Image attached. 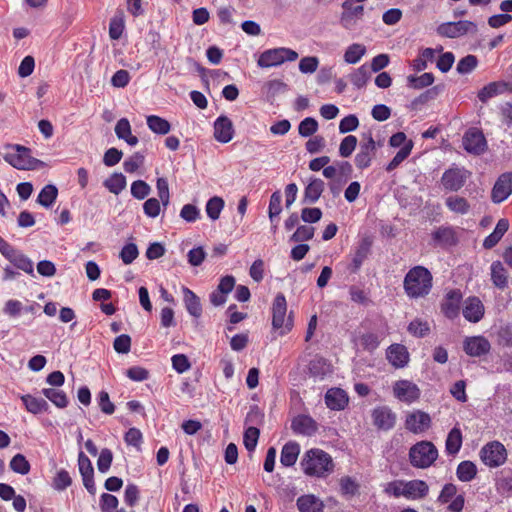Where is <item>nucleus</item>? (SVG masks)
I'll return each instance as SVG.
<instances>
[{"mask_svg": "<svg viewBox=\"0 0 512 512\" xmlns=\"http://www.w3.org/2000/svg\"><path fill=\"white\" fill-rule=\"evenodd\" d=\"M433 276L424 266L411 268L404 277L403 287L408 297L412 299L427 296L432 289Z\"/></svg>", "mask_w": 512, "mask_h": 512, "instance_id": "obj_1", "label": "nucleus"}, {"mask_svg": "<svg viewBox=\"0 0 512 512\" xmlns=\"http://www.w3.org/2000/svg\"><path fill=\"white\" fill-rule=\"evenodd\" d=\"M304 473L308 476L323 477L333 471L331 456L321 449L307 451L301 461Z\"/></svg>", "mask_w": 512, "mask_h": 512, "instance_id": "obj_2", "label": "nucleus"}, {"mask_svg": "<svg viewBox=\"0 0 512 512\" xmlns=\"http://www.w3.org/2000/svg\"><path fill=\"white\" fill-rule=\"evenodd\" d=\"M8 149L4 159L18 170H36L45 166L43 161L32 157L31 149L28 147L14 144L9 145Z\"/></svg>", "mask_w": 512, "mask_h": 512, "instance_id": "obj_3", "label": "nucleus"}, {"mask_svg": "<svg viewBox=\"0 0 512 512\" xmlns=\"http://www.w3.org/2000/svg\"><path fill=\"white\" fill-rule=\"evenodd\" d=\"M438 458V449L428 440H422L409 449L410 464L419 469L429 468Z\"/></svg>", "mask_w": 512, "mask_h": 512, "instance_id": "obj_4", "label": "nucleus"}, {"mask_svg": "<svg viewBox=\"0 0 512 512\" xmlns=\"http://www.w3.org/2000/svg\"><path fill=\"white\" fill-rule=\"evenodd\" d=\"M298 53L290 48L280 47L268 49L259 56L257 64L261 68H270L283 64L286 61H295Z\"/></svg>", "mask_w": 512, "mask_h": 512, "instance_id": "obj_5", "label": "nucleus"}, {"mask_svg": "<svg viewBox=\"0 0 512 512\" xmlns=\"http://www.w3.org/2000/svg\"><path fill=\"white\" fill-rule=\"evenodd\" d=\"M480 458L490 468L499 467L507 460V450L501 442L492 441L481 448Z\"/></svg>", "mask_w": 512, "mask_h": 512, "instance_id": "obj_6", "label": "nucleus"}, {"mask_svg": "<svg viewBox=\"0 0 512 512\" xmlns=\"http://www.w3.org/2000/svg\"><path fill=\"white\" fill-rule=\"evenodd\" d=\"M476 23L468 20L442 23L437 27V33L442 37L458 38L466 34H476Z\"/></svg>", "mask_w": 512, "mask_h": 512, "instance_id": "obj_7", "label": "nucleus"}, {"mask_svg": "<svg viewBox=\"0 0 512 512\" xmlns=\"http://www.w3.org/2000/svg\"><path fill=\"white\" fill-rule=\"evenodd\" d=\"M287 313V302L284 294L278 293L274 298L272 304V326L273 329L285 328L286 331H290L293 327V320L291 314L285 320Z\"/></svg>", "mask_w": 512, "mask_h": 512, "instance_id": "obj_8", "label": "nucleus"}, {"mask_svg": "<svg viewBox=\"0 0 512 512\" xmlns=\"http://www.w3.org/2000/svg\"><path fill=\"white\" fill-rule=\"evenodd\" d=\"M363 139L365 141L360 143L359 151L354 159L355 165L358 169L368 168L371 165L372 159L377 150V144L370 132L363 134Z\"/></svg>", "mask_w": 512, "mask_h": 512, "instance_id": "obj_9", "label": "nucleus"}, {"mask_svg": "<svg viewBox=\"0 0 512 512\" xmlns=\"http://www.w3.org/2000/svg\"><path fill=\"white\" fill-rule=\"evenodd\" d=\"M463 350L471 357H481L490 352L491 344L484 336H469L463 341Z\"/></svg>", "mask_w": 512, "mask_h": 512, "instance_id": "obj_10", "label": "nucleus"}, {"mask_svg": "<svg viewBox=\"0 0 512 512\" xmlns=\"http://www.w3.org/2000/svg\"><path fill=\"white\" fill-rule=\"evenodd\" d=\"M463 147L469 153L482 154L487 147L483 133L476 128H470L463 136Z\"/></svg>", "mask_w": 512, "mask_h": 512, "instance_id": "obj_11", "label": "nucleus"}, {"mask_svg": "<svg viewBox=\"0 0 512 512\" xmlns=\"http://www.w3.org/2000/svg\"><path fill=\"white\" fill-rule=\"evenodd\" d=\"M394 396L402 402L413 403L420 398L421 392L416 384L408 380H399L393 386Z\"/></svg>", "mask_w": 512, "mask_h": 512, "instance_id": "obj_12", "label": "nucleus"}, {"mask_svg": "<svg viewBox=\"0 0 512 512\" xmlns=\"http://www.w3.org/2000/svg\"><path fill=\"white\" fill-rule=\"evenodd\" d=\"M467 178L468 172L465 169L450 168L443 173L441 183L446 190L458 191L465 185Z\"/></svg>", "mask_w": 512, "mask_h": 512, "instance_id": "obj_13", "label": "nucleus"}, {"mask_svg": "<svg viewBox=\"0 0 512 512\" xmlns=\"http://www.w3.org/2000/svg\"><path fill=\"white\" fill-rule=\"evenodd\" d=\"M374 426L379 430L389 431L394 428L397 416L388 406H379L371 414Z\"/></svg>", "mask_w": 512, "mask_h": 512, "instance_id": "obj_14", "label": "nucleus"}, {"mask_svg": "<svg viewBox=\"0 0 512 512\" xmlns=\"http://www.w3.org/2000/svg\"><path fill=\"white\" fill-rule=\"evenodd\" d=\"M512 194V172L501 174L496 180L491 199L494 203H501Z\"/></svg>", "mask_w": 512, "mask_h": 512, "instance_id": "obj_15", "label": "nucleus"}, {"mask_svg": "<svg viewBox=\"0 0 512 512\" xmlns=\"http://www.w3.org/2000/svg\"><path fill=\"white\" fill-rule=\"evenodd\" d=\"M430 426H431L430 415L421 410H416L412 413H409L405 420V428L414 434L423 433Z\"/></svg>", "mask_w": 512, "mask_h": 512, "instance_id": "obj_16", "label": "nucleus"}, {"mask_svg": "<svg viewBox=\"0 0 512 512\" xmlns=\"http://www.w3.org/2000/svg\"><path fill=\"white\" fill-rule=\"evenodd\" d=\"M78 466L79 472L82 476L83 485L90 494L94 495L96 492L94 482V468L92 466L90 459L85 455L83 451L79 452Z\"/></svg>", "mask_w": 512, "mask_h": 512, "instance_id": "obj_17", "label": "nucleus"}, {"mask_svg": "<svg viewBox=\"0 0 512 512\" xmlns=\"http://www.w3.org/2000/svg\"><path fill=\"white\" fill-rule=\"evenodd\" d=\"M234 126L225 115H220L214 122V138L220 143H228L233 139Z\"/></svg>", "mask_w": 512, "mask_h": 512, "instance_id": "obj_18", "label": "nucleus"}, {"mask_svg": "<svg viewBox=\"0 0 512 512\" xmlns=\"http://www.w3.org/2000/svg\"><path fill=\"white\" fill-rule=\"evenodd\" d=\"M462 300V293L458 289L450 290L441 305L442 312L449 319H454L458 316L460 310V303Z\"/></svg>", "mask_w": 512, "mask_h": 512, "instance_id": "obj_19", "label": "nucleus"}, {"mask_svg": "<svg viewBox=\"0 0 512 512\" xmlns=\"http://www.w3.org/2000/svg\"><path fill=\"white\" fill-rule=\"evenodd\" d=\"M462 313L467 321L477 323L484 316V305L478 297H468L464 302Z\"/></svg>", "mask_w": 512, "mask_h": 512, "instance_id": "obj_20", "label": "nucleus"}, {"mask_svg": "<svg viewBox=\"0 0 512 512\" xmlns=\"http://www.w3.org/2000/svg\"><path fill=\"white\" fill-rule=\"evenodd\" d=\"M291 429L295 434L312 436L318 431V424L309 415H298L292 420Z\"/></svg>", "mask_w": 512, "mask_h": 512, "instance_id": "obj_21", "label": "nucleus"}, {"mask_svg": "<svg viewBox=\"0 0 512 512\" xmlns=\"http://www.w3.org/2000/svg\"><path fill=\"white\" fill-rule=\"evenodd\" d=\"M404 497L410 500L423 499L428 495L429 486L423 480L415 479L405 481Z\"/></svg>", "mask_w": 512, "mask_h": 512, "instance_id": "obj_22", "label": "nucleus"}, {"mask_svg": "<svg viewBox=\"0 0 512 512\" xmlns=\"http://www.w3.org/2000/svg\"><path fill=\"white\" fill-rule=\"evenodd\" d=\"M371 246L372 240L370 239V237H364L361 239L352 258V263L349 267L352 273H356L359 271L364 260L370 254Z\"/></svg>", "mask_w": 512, "mask_h": 512, "instance_id": "obj_23", "label": "nucleus"}, {"mask_svg": "<svg viewBox=\"0 0 512 512\" xmlns=\"http://www.w3.org/2000/svg\"><path fill=\"white\" fill-rule=\"evenodd\" d=\"M348 401L347 393L341 388H331L326 392L325 403L331 410H343Z\"/></svg>", "mask_w": 512, "mask_h": 512, "instance_id": "obj_24", "label": "nucleus"}, {"mask_svg": "<svg viewBox=\"0 0 512 512\" xmlns=\"http://www.w3.org/2000/svg\"><path fill=\"white\" fill-rule=\"evenodd\" d=\"M387 359L396 368H402L408 364L409 353L407 348L401 344H392L387 349Z\"/></svg>", "mask_w": 512, "mask_h": 512, "instance_id": "obj_25", "label": "nucleus"}, {"mask_svg": "<svg viewBox=\"0 0 512 512\" xmlns=\"http://www.w3.org/2000/svg\"><path fill=\"white\" fill-rule=\"evenodd\" d=\"M325 183L319 178H312L304 189L303 204H314L324 191Z\"/></svg>", "mask_w": 512, "mask_h": 512, "instance_id": "obj_26", "label": "nucleus"}, {"mask_svg": "<svg viewBox=\"0 0 512 512\" xmlns=\"http://www.w3.org/2000/svg\"><path fill=\"white\" fill-rule=\"evenodd\" d=\"M300 512H323L324 503L312 494L302 495L296 501Z\"/></svg>", "mask_w": 512, "mask_h": 512, "instance_id": "obj_27", "label": "nucleus"}, {"mask_svg": "<svg viewBox=\"0 0 512 512\" xmlns=\"http://www.w3.org/2000/svg\"><path fill=\"white\" fill-rule=\"evenodd\" d=\"M182 292L183 300L188 313L195 318H199L202 315V305L200 298L187 287H183Z\"/></svg>", "mask_w": 512, "mask_h": 512, "instance_id": "obj_28", "label": "nucleus"}, {"mask_svg": "<svg viewBox=\"0 0 512 512\" xmlns=\"http://www.w3.org/2000/svg\"><path fill=\"white\" fill-rule=\"evenodd\" d=\"M508 229H509V221L505 218L500 219L497 222L496 227L494 228V231L484 239L483 247L485 249H492L493 247H495L499 243V241L502 239L504 234L508 231Z\"/></svg>", "mask_w": 512, "mask_h": 512, "instance_id": "obj_29", "label": "nucleus"}, {"mask_svg": "<svg viewBox=\"0 0 512 512\" xmlns=\"http://www.w3.org/2000/svg\"><path fill=\"white\" fill-rule=\"evenodd\" d=\"M343 12L340 17V22L343 27L350 28L352 27L356 19H360L364 13L363 5L354 6V3H351L349 7H342Z\"/></svg>", "mask_w": 512, "mask_h": 512, "instance_id": "obj_30", "label": "nucleus"}, {"mask_svg": "<svg viewBox=\"0 0 512 512\" xmlns=\"http://www.w3.org/2000/svg\"><path fill=\"white\" fill-rule=\"evenodd\" d=\"M300 453V446L297 442L289 441L287 442L281 450L280 462L285 467L293 466L298 458Z\"/></svg>", "mask_w": 512, "mask_h": 512, "instance_id": "obj_31", "label": "nucleus"}, {"mask_svg": "<svg viewBox=\"0 0 512 512\" xmlns=\"http://www.w3.org/2000/svg\"><path fill=\"white\" fill-rule=\"evenodd\" d=\"M115 134L130 146H135L139 142L138 138L132 135L130 122L126 118L118 120L115 125Z\"/></svg>", "mask_w": 512, "mask_h": 512, "instance_id": "obj_32", "label": "nucleus"}, {"mask_svg": "<svg viewBox=\"0 0 512 512\" xmlns=\"http://www.w3.org/2000/svg\"><path fill=\"white\" fill-rule=\"evenodd\" d=\"M462 441H463V437H462V432H461L460 428L453 427L449 431L446 441H445L446 453L448 455L455 456L461 449Z\"/></svg>", "mask_w": 512, "mask_h": 512, "instance_id": "obj_33", "label": "nucleus"}, {"mask_svg": "<svg viewBox=\"0 0 512 512\" xmlns=\"http://www.w3.org/2000/svg\"><path fill=\"white\" fill-rule=\"evenodd\" d=\"M506 89L507 83L505 82H490L479 90L477 97L482 103H486L489 99L503 93Z\"/></svg>", "mask_w": 512, "mask_h": 512, "instance_id": "obj_34", "label": "nucleus"}, {"mask_svg": "<svg viewBox=\"0 0 512 512\" xmlns=\"http://www.w3.org/2000/svg\"><path fill=\"white\" fill-rule=\"evenodd\" d=\"M432 238L441 246H453L457 243L455 232L451 227H439L432 233Z\"/></svg>", "mask_w": 512, "mask_h": 512, "instance_id": "obj_35", "label": "nucleus"}, {"mask_svg": "<svg viewBox=\"0 0 512 512\" xmlns=\"http://www.w3.org/2000/svg\"><path fill=\"white\" fill-rule=\"evenodd\" d=\"M21 400L25 405L27 411H29L32 414L46 412L49 408V405L46 400H44L43 398L34 397L30 394L22 395Z\"/></svg>", "mask_w": 512, "mask_h": 512, "instance_id": "obj_36", "label": "nucleus"}, {"mask_svg": "<svg viewBox=\"0 0 512 512\" xmlns=\"http://www.w3.org/2000/svg\"><path fill=\"white\" fill-rule=\"evenodd\" d=\"M353 341L356 344L359 342L363 350L368 352L375 351L380 345V337L374 332L360 333Z\"/></svg>", "mask_w": 512, "mask_h": 512, "instance_id": "obj_37", "label": "nucleus"}, {"mask_svg": "<svg viewBox=\"0 0 512 512\" xmlns=\"http://www.w3.org/2000/svg\"><path fill=\"white\" fill-rule=\"evenodd\" d=\"M491 280L499 289H504L508 285L507 272L500 261H494L491 264Z\"/></svg>", "mask_w": 512, "mask_h": 512, "instance_id": "obj_38", "label": "nucleus"}, {"mask_svg": "<svg viewBox=\"0 0 512 512\" xmlns=\"http://www.w3.org/2000/svg\"><path fill=\"white\" fill-rule=\"evenodd\" d=\"M146 123H147L148 128L152 132L159 134V135H166L171 130L170 123L166 119L159 117L157 115L147 116Z\"/></svg>", "mask_w": 512, "mask_h": 512, "instance_id": "obj_39", "label": "nucleus"}, {"mask_svg": "<svg viewBox=\"0 0 512 512\" xmlns=\"http://www.w3.org/2000/svg\"><path fill=\"white\" fill-rule=\"evenodd\" d=\"M370 77L371 72L369 67L363 64L349 75V80L357 89H361L366 86Z\"/></svg>", "mask_w": 512, "mask_h": 512, "instance_id": "obj_40", "label": "nucleus"}, {"mask_svg": "<svg viewBox=\"0 0 512 512\" xmlns=\"http://www.w3.org/2000/svg\"><path fill=\"white\" fill-rule=\"evenodd\" d=\"M359 483L350 476H344L340 479V492L346 499H351L359 494Z\"/></svg>", "mask_w": 512, "mask_h": 512, "instance_id": "obj_41", "label": "nucleus"}, {"mask_svg": "<svg viewBox=\"0 0 512 512\" xmlns=\"http://www.w3.org/2000/svg\"><path fill=\"white\" fill-rule=\"evenodd\" d=\"M58 195V189L55 185L48 184L40 191L37 202L45 208H49L55 202Z\"/></svg>", "mask_w": 512, "mask_h": 512, "instance_id": "obj_42", "label": "nucleus"}, {"mask_svg": "<svg viewBox=\"0 0 512 512\" xmlns=\"http://www.w3.org/2000/svg\"><path fill=\"white\" fill-rule=\"evenodd\" d=\"M476 474V465L468 460L460 462L456 470V475L458 479L462 482L471 481L472 479L475 478Z\"/></svg>", "mask_w": 512, "mask_h": 512, "instance_id": "obj_43", "label": "nucleus"}, {"mask_svg": "<svg viewBox=\"0 0 512 512\" xmlns=\"http://www.w3.org/2000/svg\"><path fill=\"white\" fill-rule=\"evenodd\" d=\"M43 395L49 399L56 407L65 408L68 405V398L63 390L56 388H44Z\"/></svg>", "mask_w": 512, "mask_h": 512, "instance_id": "obj_44", "label": "nucleus"}, {"mask_svg": "<svg viewBox=\"0 0 512 512\" xmlns=\"http://www.w3.org/2000/svg\"><path fill=\"white\" fill-rule=\"evenodd\" d=\"M434 82V75L430 72H425L420 76L409 75L407 77V85L412 89H423L429 87Z\"/></svg>", "mask_w": 512, "mask_h": 512, "instance_id": "obj_45", "label": "nucleus"}, {"mask_svg": "<svg viewBox=\"0 0 512 512\" xmlns=\"http://www.w3.org/2000/svg\"><path fill=\"white\" fill-rule=\"evenodd\" d=\"M103 185L113 194L118 195L126 187V178L122 173H113Z\"/></svg>", "mask_w": 512, "mask_h": 512, "instance_id": "obj_46", "label": "nucleus"}, {"mask_svg": "<svg viewBox=\"0 0 512 512\" xmlns=\"http://www.w3.org/2000/svg\"><path fill=\"white\" fill-rule=\"evenodd\" d=\"M366 53V47L359 43L348 46L344 53V61L348 64H356Z\"/></svg>", "mask_w": 512, "mask_h": 512, "instance_id": "obj_47", "label": "nucleus"}, {"mask_svg": "<svg viewBox=\"0 0 512 512\" xmlns=\"http://www.w3.org/2000/svg\"><path fill=\"white\" fill-rule=\"evenodd\" d=\"M413 142L409 140L401 149L396 153L393 159L387 164L386 171L391 172L395 170L411 153Z\"/></svg>", "mask_w": 512, "mask_h": 512, "instance_id": "obj_48", "label": "nucleus"}, {"mask_svg": "<svg viewBox=\"0 0 512 512\" xmlns=\"http://www.w3.org/2000/svg\"><path fill=\"white\" fill-rule=\"evenodd\" d=\"M9 261L18 269L34 275L33 262L24 254L16 251Z\"/></svg>", "mask_w": 512, "mask_h": 512, "instance_id": "obj_49", "label": "nucleus"}, {"mask_svg": "<svg viewBox=\"0 0 512 512\" xmlns=\"http://www.w3.org/2000/svg\"><path fill=\"white\" fill-rule=\"evenodd\" d=\"M10 469L18 474L26 475L30 472L31 466L23 454H16L10 461Z\"/></svg>", "mask_w": 512, "mask_h": 512, "instance_id": "obj_50", "label": "nucleus"}, {"mask_svg": "<svg viewBox=\"0 0 512 512\" xmlns=\"http://www.w3.org/2000/svg\"><path fill=\"white\" fill-rule=\"evenodd\" d=\"M446 206L455 213L466 214L470 205L468 201L459 196H450L446 199Z\"/></svg>", "mask_w": 512, "mask_h": 512, "instance_id": "obj_51", "label": "nucleus"}, {"mask_svg": "<svg viewBox=\"0 0 512 512\" xmlns=\"http://www.w3.org/2000/svg\"><path fill=\"white\" fill-rule=\"evenodd\" d=\"M224 207V200L221 197L214 196L206 203V213L212 220H217Z\"/></svg>", "mask_w": 512, "mask_h": 512, "instance_id": "obj_52", "label": "nucleus"}, {"mask_svg": "<svg viewBox=\"0 0 512 512\" xmlns=\"http://www.w3.org/2000/svg\"><path fill=\"white\" fill-rule=\"evenodd\" d=\"M444 90L443 85H436L427 89L412 101V106L423 105L430 100H434Z\"/></svg>", "mask_w": 512, "mask_h": 512, "instance_id": "obj_53", "label": "nucleus"}, {"mask_svg": "<svg viewBox=\"0 0 512 512\" xmlns=\"http://www.w3.org/2000/svg\"><path fill=\"white\" fill-rule=\"evenodd\" d=\"M282 195L280 191H275L272 193L269 201V207H268V215L270 218L271 223L273 224L275 221V218L279 216V214L282 211Z\"/></svg>", "mask_w": 512, "mask_h": 512, "instance_id": "obj_54", "label": "nucleus"}, {"mask_svg": "<svg viewBox=\"0 0 512 512\" xmlns=\"http://www.w3.org/2000/svg\"><path fill=\"white\" fill-rule=\"evenodd\" d=\"M478 65V59L475 55H467L459 60L456 70L459 74H468L472 72Z\"/></svg>", "mask_w": 512, "mask_h": 512, "instance_id": "obj_55", "label": "nucleus"}, {"mask_svg": "<svg viewBox=\"0 0 512 512\" xmlns=\"http://www.w3.org/2000/svg\"><path fill=\"white\" fill-rule=\"evenodd\" d=\"M318 130V122L312 117H306L298 126V133L302 137H310Z\"/></svg>", "mask_w": 512, "mask_h": 512, "instance_id": "obj_56", "label": "nucleus"}, {"mask_svg": "<svg viewBox=\"0 0 512 512\" xmlns=\"http://www.w3.org/2000/svg\"><path fill=\"white\" fill-rule=\"evenodd\" d=\"M260 431L256 427H248L243 436V442L245 448L249 452H253L257 446L258 439H259Z\"/></svg>", "mask_w": 512, "mask_h": 512, "instance_id": "obj_57", "label": "nucleus"}, {"mask_svg": "<svg viewBox=\"0 0 512 512\" xmlns=\"http://www.w3.org/2000/svg\"><path fill=\"white\" fill-rule=\"evenodd\" d=\"M315 228L308 225L299 226L296 231L291 235L290 241L304 242L311 240L314 236Z\"/></svg>", "mask_w": 512, "mask_h": 512, "instance_id": "obj_58", "label": "nucleus"}, {"mask_svg": "<svg viewBox=\"0 0 512 512\" xmlns=\"http://www.w3.org/2000/svg\"><path fill=\"white\" fill-rule=\"evenodd\" d=\"M407 329L410 334L419 338L426 336L430 331L429 324L420 319L411 321Z\"/></svg>", "mask_w": 512, "mask_h": 512, "instance_id": "obj_59", "label": "nucleus"}, {"mask_svg": "<svg viewBox=\"0 0 512 512\" xmlns=\"http://www.w3.org/2000/svg\"><path fill=\"white\" fill-rule=\"evenodd\" d=\"M349 295L351 301L354 303L364 306H368L371 303L367 292L356 285H351L349 287Z\"/></svg>", "mask_w": 512, "mask_h": 512, "instance_id": "obj_60", "label": "nucleus"}, {"mask_svg": "<svg viewBox=\"0 0 512 512\" xmlns=\"http://www.w3.org/2000/svg\"><path fill=\"white\" fill-rule=\"evenodd\" d=\"M151 192V187L143 180H136L131 184V194L138 200L145 199Z\"/></svg>", "mask_w": 512, "mask_h": 512, "instance_id": "obj_61", "label": "nucleus"}, {"mask_svg": "<svg viewBox=\"0 0 512 512\" xmlns=\"http://www.w3.org/2000/svg\"><path fill=\"white\" fill-rule=\"evenodd\" d=\"M357 146V138L354 135H348L342 139L339 146V154L343 158L349 157Z\"/></svg>", "mask_w": 512, "mask_h": 512, "instance_id": "obj_62", "label": "nucleus"}, {"mask_svg": "<svg viewBox=\"0 0 512 512\" xmlns=\"http://www.w3.org/2000/svg\"><path fill=\"white\" fill-rule=\"evenodd\" d=\"M113 461V453L108 448H103L99 454L98 460H97V468L99 472L106 473L112 464Z\"/></svg>", "mask_w": 512, "mask_h": 512, "instance_id": "obj_63", "label": "nucleus"}, {"mask_svg": "<svg viewBox=\"0 0 512 512\" xmlns=\"http://www.w3.org/2000/svg\"><path fill=\"white\" fill-rule=\"evenodd\" d=\"M119 501L116 496L103 493L100 497V508L102 512H113L117 509Z\"/></svg>", "mask_w": 512, "mask_h": 512, "instance_id": "obj_64", "label": "nucleus"}]
</instances>
